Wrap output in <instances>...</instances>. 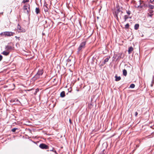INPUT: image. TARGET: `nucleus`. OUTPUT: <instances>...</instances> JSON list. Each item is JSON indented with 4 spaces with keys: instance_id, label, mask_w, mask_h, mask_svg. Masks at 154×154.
Segmentation results:
<instances>
[{
    "instance_id": "nucleus-1",
    "label": "nucleus",
    "mask_w": 154,
    "mask_h": 154,
    "mask_svg": "<svg viewBox=\"0 0 154 154\" xmlns=\"http://www.w3.org/2000/svg\"><path fill=\"white\" fill-rule=\"evenodd\" d=\"M14 34V33L11 32H3L1 33L0 35H4L5 36H13Z\"/></svg>"
},
{
    "instance_id": "nucleus-2",
    "label": "nucleus",
    "mask_w": 154,
    "mask_h": 154,
    "mask_svg": "<svg viewBox=\"0 0 154 154\" xmlns=\"http://www.w3.org/2000/svg\"><path fill=\"white\" fill-rule=\"evenodd\" d=\"M17 30L19 32H24L26 31L25 29L22 27L19 24L17 26Z\"/></svg>"
},
{
    "instance_id": "nucleus-3",
    "label": "nucleus",
    "mask_w": 154,
    "mask_h": 154,
    "mask_svg": "<svg viewBox=\"0 0 154 154\" xmlns=\"http://www.w3.org/2000/svg\"><path fill=\"white\" fill-rule=\"evenodd\" d=\"M144 3L142 2H141L139 0L137 2L136 5V7L138 8H141L143 7Z\"/></svg>"
},
{
    "instance_id": "nucleus-4",
    "label": "nucleus",
    "mask_w": 154,
    "mask_h": 154,
    "mask_svg": "<svg viewBox=\"0 0 154 154\" xmlns=\"http://www.w3.org/2000/svg\"><path fill=\"white\" fill-rule=\"evenodd\" d=\"M43 73V71L42 70H39L35 76V78L38 79L40 78L41 75Z\"/></svg>"
},
{
    "instance_id": "nucleus-5",
    "label": "nucleus",
    "mask_w": 154,
    "mask_h": 154,
    "mask_svg": "<svg viewBox=\"0 0 154 154\" xmlns=\"http://www.w3.org/2000/svg\"><path fill=\"white\" fill-rule=\"evenodd\" d=\"M23 10L24 13L28 14L29 10V5L24 6Z\"/></svg>"
},
{
    "instance_id": "nucleus-6",
    "label": "nucleus",
    "mask_w": 154,
    "mask_h": 154,
    "mask_svg": "<svg viewBox=\"0 0 154 154\" xmlns=\"http://www.w3.org/2000/svg\"><path fill=\"white\" fill-rule=\"evenodd\" d=\"M85 44L86 42H83L81 43L78 48V50L79 51H81L82 48H85Z\"/></svg>"
},
{
    "instance_id": "nucleus-7",
    "label": "nucleus",
    "mask_w": 154,
    "mask_h": 154,
    "mask_svg": "<svg viewBox=\"0 0 154 154\" xmlns=\"http://www.w3.org/2000/svg\"><path fill=\"white\" fill-rule=\"evenodd\" d=\"M39 147L42 149H48V146L42 143L39 145Z\"/></svg>"
},
{
    "instance_id": "nucleus-8",
    "label": "nucleus",
    "mask_w": 154,
    "mask_h": 154,
    "mask_svg": "<svg viewBox=\"0 0 154 154\" xmlns=\"http://www.w3.org/2000/svg\"><path fill=\"white\" fill-rule=\"evenodd\" d=\"M133 48L131 47H130V48H129L128 50V53L129 54L131 53L133 51Z\"/></svg>"
},
{
    "instance_id": "nucleus-9",
    "label": "nucleus",
    "mask_w": 154,
    "mask_h": 154,
    "mask_svg": "<svg viewBox=\"0 0 154 154\" xmlns=\"http://www.w3.org/2000/svg\"><path fill=\"white\" fill-rule=\"evenodd\" d=\"M9 51H3V52L2 53V54L5 55L7 56L9 54Z\"/></svg>"
},
{
    "instance_id": "nucleus-10",
    "label": "nucleus",
    "mask_w": 154,
    "mask_h": 154,
    "mask_svg": "<svg viewBox=\"0 0 154 154\" xmlns=\"http://www.w3.org/2000/svg\"><path fill=\"white\" fill-rule=\"evenodd\" d=\"M115 77L116 78L115 80L116 81H119L121 79V77L120 76L118 77L117 75H116Z\"/></svg>"
},
{
    "instance_id": "nucleus-11",
    "label": "nucleus",
    "mask_w": 154,
    "mask_h": 154,
    "mask_svg": "<svg viewBox=\"0 0 154 154\" xmlns=\"http://www.w3.org/2000/svg\"><path fill=\"white\" fill-rule=\"evenodd\" d=\"M60 95L61 97H64L65 96V92L64 91H62L60 93Z\"/></svg>"
},
{
    "instance_id": "nucleus-12",
    "label": "nucleus",
    "mask_w": 154,
    "mask_h": 154,
    "mask_svg": "<svg viewBox=\"0 0 154 154\" xmlns=\"http://www.w3.org/2000/svg\"><path fill=\"white\" fill-rule=\"evenodd\" d=\"M123 75L126 76L127 75V71L126 70L124 69L123 71Z\"/></svg>"
},
{
    "instance_id": "nucleus-13",
    "label": "nucleus",
    "mask_w": 154,
    "mask_h": 154,
    "mask_svg": "<svg viewBox=\"0 0 154 154\" xmlns=\"http://www.w3.org/2000/svg\"><path fill=\"white\" fill-rule=\"evenodd\" d=\"M139 27V24H136L134 26V29L136 30H137L138 28Z\"/></svg>"
},
{
    "instance_id": "nucleus-14",
    "label": "nucleus",
    "mask_w": 154,
    "mask_h": 154,
    "mask_svg": "<svg viewBox=\"0 0 154 154\" xmlns=\"http://www.w3.org/2000/svg\"><path fill=\"white\" fill-rule=\"evenodd\" d=\"M39 12V9L37 8H36L35 9V12L37 14H38Z\"/></svg>"
},
{
    "instance_id": "nucleus-15",
    "label": "nucleus",
    "mask_w": 154,
    "mask_h": 154,
    "mask_svg": "<svg viewBox=\"0 0 154 154\" xmlns=\"http://www.w3.org/2000/svg\"><path fill=\"white\" fill-rule=\"evenodd\" d=\"M134 87L135 85L133 84H131L130 86V88H134Z\"/></svg>"
},
{
    "instance_id": "nucleus-16",
    "label": "nucleus",
    "mask_w": 154,
    "mask_h": 154,
    "mask_svg": "<svg viewBox=\"0 0 154 154\" xmlns=\"http://www.w3.org/2000/svg\"><path fill=\"white\" fill-rule=\"evenodd\" d=\"M125 21H126V20L128 18V16L125 15L124 16Z\"/></svg>"
},
{
    "instance_id": "nucleus-17",
    "label": "nucleus",
    "mask_w": 154,
    "mask_h": 154,
    "mask_svg": "<svg viewBox=\"0 0 154 154\" xmlns=\"http://www.w3.org/2000/svg\"><path fill=\"white\" fill-rule=\"evenodd\" d=\"M109 58H106L105 60H104V62L105 63L107 62L109 60Z\"/></svg>"
},
{
    "instance_id": "nucleus-18",
    "label": "nucleus",
    "mask_w": 154,
    "mask_h": 154,
    "mask_svg": "<svg viewBox=\"0 0 154 154\" xmlns=\"http://www.w3.org/2000/svg\"><path fill=\"white\" fill-rule=\"evenodd\" d=\"M149 8L151 9H153L154 8V6L153 5H149L148 6Z\"/></svg>"
},
{
    "instance_id": "nucleus-19",
    "label": "nucleus",
    "mask_w": 154,
    "mask_h": 154,
    "mask_svg": "<svg viewBox=\"0 0 154 154\" xmlns=\"http://www.w3.org/2000/svg\"><path fill=\"white\" fill-rule=\"evenodd\" d=\"M129 26V24L128 23H127L125 25V28L126 29H128V28Z\"/></svg>"
},
{
    "instance_id": "nucleus-20",
    "label": "nucleus",
    "mask_w": 154,
    "mask_h": 154,
    "mask_svg": "<svg viewBox=\"0 0 154 154\" xmlns=\"http://www.w3.org/2000/svg\"><path fill=\"white\" fill-rule=\"evenodd\" d=\"M17 129V128H13V129H12L11 131L12 132H14Z\"/></svg>"
},
{
    "instance_id": "nucleus-21",
    "label": "nucleus",
    "mask_w": 154,
    "mask_h": 154,
    "mask_svg": "<svg viewBox=\"0 0 154 154\" xmlns=\"http://www.w3.org/2000/svg\"><path fill=\"white\" fill-rule=\"evenodd\" d=\"M29 2V0H23V2L25 3L26 2Z\"/></svg>"
},
{
    "instance_id": "nucleus-22",
    "label": "nucleus",
    "mask_w": 154,
    "mask_h": 154,
    "mask_svg": "<svg viewBox=\"0 0 154 154\" xmlns=\"http://www.w3.org/2000/svg\"><path fill=\"white\" fill-rule=\"evenodd\" d=\"M2 59V56L1 55H0V61H1Z\"/></svg>"
},
{
    "instance_id": "nucleus-23",
    "label": "nucleus",
    "mask_w": 154,
    "mask_h": 154,
    "mask_svg": "<svg viewBox=\"0 0 154 154\" xmlns=\"http://www.w3.org/2000/svg\"><path fill=\"white\" fill-rule=\"evenodd\" d=\"M127 13L128 15H129L130 14H131L130 12L129 11H127Z\"/></svg>"
},
{
    "instance_id": "nucleus-24",
    "label": "nucleus",
    "mask_w": 154,
    "mask_h": 154,
    "mask_svg": "<svg viewBox=\"0 0 154 154\" xmlns=\"http://www.w3.org/2000/svg\"><path fill=\"white\" fill-rule=\"evenodd\" d=\"M137 115H138L137 112H135V116H137Z\"/></svg>"
},
{
    "instance_id": "nucleus-25",
    "label": "nucleus",
    "mask_w": 154,
    "mask_h": 154,
    "mask_svg": "<svg viewBox=\"0 0 154 154\" xmlns=\"http://www.w3.org/2000/svg\"><path fill=\"white\" fill-rule=\"evenodd\" d=\"M149 12H150V13H152L153 12V11H152V9H151V10H149Z\"/></svg>"
},
{
    "instance_id": "nucleus-26",
    "label": "nucleus",
    "mask_w": 154,
    "mask_h": 154,
    "mask_svg": "<svg viewBox=\"0 0 154 154\" xmlns=\"http://www.w3.org/2000/svg\"><path fill=\"white\" fill-rule=\"evenodd\" d=\"M150 1L151 2H152L154 1V0H150Z\"/></svg>"
},
{
    "instance_id": "nucleus-27",
    "label": "nucleus",
    "mask_w": 154,
    "mask_h": 154,
    "mask_svg": "<svg viewBox=\"0 0 154 154\" xmlns=\"http://www.w3.org/2000/svg\"><path fill=\"white\" fill-rule=\"evenodd\" d=\"M69 122L71 123V120L70 119H69Z\"/></svg>"
},
{
    "instance_id": "nucleus-28",
    "label": "nucleus",
    "mask_w": 154,
    "mask_h": 154,
    "mask_svg": "<svg viewBox=\"0 0 154 154\" xmlns=\"http://www.w3.org/2000/svg\"><path fill=\"white\" fill-rule=\"evenodd\" d=\"M54 151V152H55V153L56 154H57V152H56V151Z\"/></svg>"
},
{
    "instance_id": "nucleus-29",
    "label": "nucleus",
    "mask_w": 154,
    "mask_h": 154,
    "mask_svg": "<svg viewBox=\"0 0 154 154\" xmlns=\"http://www.w3.org/2000/svg\"><path fill=\"white\" fill-rule=\"evenodd\" d=\"M152 84H151V86H152Z\"/></svg>"
}]
</instances>
